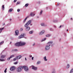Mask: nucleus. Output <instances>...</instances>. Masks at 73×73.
Instances as JSON below:
<instances>
[{"label": "nucleus", "mask_w": 73, "mask_h": 73, "mask_svg": "<svg viewBox=\"0 0 73 73\" xmlns=\"http://www.w3.org/2000/svg\"><path fill=\"white\" fill-rule=\"evenodd\" d=\"M29 16H28L26 17L25 19L23 21V23H25V21H26V20H27V18H28L29 17Z\"/></svg>", "instance_id": "dca6fc26"}, {"label": "nucleus", "mask_w": 73, "mask_h": 73, "mask_svg": "<svg viewBox=\"0 0 73 73\" xmlns=\"http://www.w3.org/2000/svg\"><path fill=\"white\" fill-rule=\"evenodd\" d=\"M46 40V38H44V39H42V40L41 41H42V42L44 41H45V40Z\"/></svg>", "instance_id": "4be33fe9"}, {"label": "nucleus", "mask_w": 73, "mask_h": 73, "mask_svg": "<svg viewBox=\"0 0 73 73\" xmlns=\"http://www.w3.org/2000/svg\"><path fill=\"white\" fill-rule=\"evenodd\" d=\"M45 31L44 30H42L40 32H39V35H42L45 33Z\"/></svg>", "instance_id": "39448f33"}, {"label": "nucleus", "mask_w": 73, "mask_h": 73, "mask_svg": "<svg viewBox=\"0 0 73 73\" xmlns=\"http://www.w3.org/2000/svg\"><path fill=\"white\" fill-rule=\"evenodd\" d=\"M13 11V9H11L9 10L8 12H12Z\"/></svg>", "instance_id": "aec40b11"}, {"label": "nucleus", "mask_w": 73, "mask_h": 73, "mask_svg": "<svg viewBox=\"0 0 73 73\" xmlns=\"http://www.w3.org/2000/svg\"><path fill=\"white\" fill-rule=\"evenodd\" d=\"M33 31H31L29 32V33L30 34H32V33H33Z\"/></svg>", "instance_id": "cd10ccee"}, {"label": "nucleus", "mask_w": 73, "mask_h": 73, "mask_svg": "<svg viewBox=\"0 0 73 73\" xmlns=\"http://www.w3.org/2000/svg\"><path fill=\"white\" fill-rule=\"evenodd\" d=\"M25 60L27 61V58H25Z\"/></svg>", "instance_id": "de8ad7c7"}, {"label": "nucleus", "mask_w": 73, "mask_h": 73, "mask_svg": "<svg viewBox=\"0 0 73 73\" xmlns=\"http://www.w3.org/2000/svg\"><path fill=\"white\" fill-rule=\"evenodd\" d=\"M4 29V27L0 28V31H1V32H2L3 29Z\"/></svg>", "instance_id": "412c9836"}, {"label": "nucleus", "mask_w": 73, "mask_h": 73, "mask_svg": "<svg viewBox=\"0 0 73 73\" xmlns=\"http://www.w3.org/2000/svg\"><path fill=\"white\" fill-rule=\"evenodd\" d=\"M52 43H53V42L49 41L48 42L47 44L48 45V46H50V45H51Z\"/></svg>", "instance_id": "9d476101"}, {"label": "nucleus", "mask_w": 73, "mask_h": 73, "mask_svg": "<svg viewBox=\"0 0 73 73\" xmlns=\"http://www.w3.org/2000/svg\"><path fill=\"white\" fill-rule=\"evenodd\" d=\"M5 25V23H4V25Z\"/></svg>", "instance_id": "5fc2aeb1"}, {"label": "nucleus", "mask_w": 73, "mask_h": 73, "mask_svg": "<svg viewBox=\"0 0 73 73\" xmlns=\"http://www.w3.org/2000/svg\"><path fill=\"white\" fill-rule=\"evenodd\" d=\"M67 32H68V29L67 30Z\"/></svg>", "instance_id": "603ef678"}, {"label": "nucleus", "mask_w": 73, "mask_h": 73, "mask_svg": "<svg viewBox=\"0 0 73 73\" xmlns=\"http://www.w3.org/2000/svg\"><path fill=\"white\" fill-rule=\"evenodd\" d=\"M50 29L51 31H52L53 29H52L50 28Z\"/></svg>", "instance_id": "37998d69"}, {"label": "nucleus", "mask_w": 73, "mask_h": 73, "mask_svg": "<svg viewBox=\"0 0 73 73\" xmlns=\"http://www.w3.org/2000/svg\"><path fill=\"white\" fill-rule=\"evenodd\" d=\"M32 57V55H30V57Z\"/></svg>", "instance_id": "79ce46f5"}, {"label": "nucleus", "mask_w": 73, "mask_h": 73, "mask_svg": "<svg viewBox=\"0 0 73 73\" xmlns=\"http://www.w3.org/2000/svg\"><path fill=\"white\" fill-rule=\"evenodd\" d=\"M61 27H62V26L60 25V28H61Z\"/></svg>", "instance_id": "a18cd8bd"}, {"label": "nucleus", "mask_w": 73, "mask_h": 73, "mask_svg": "<svg viewBox=\"0 0 73 73\" xmlns=\"http://www.w3.org/2000/svg\"><path fill=\"white\" fill-rule=\"evenodd\" d=\"M26 43L24 42L20 41L15 44V46H24L25 45Z\"/></svg>", "instance_id": "f257e3e1"}, {"label": "nucleus", "mask_w": 73, "mask_h": 73, "mask_svg": "<svg viewBox=\"0 0 73 73\" xmlns=\"http://www.w3.org/2000/svg\"><path fill=\"white\" fill-rule=\"evenodd\" d=\"M20 2H17V4H20Z\"/></svg>", "instance_id": "e433bc0d"}, {"label": "nucleus", "mask_w": 73, "mask_h": 73, "mask_svg": "<svg viewBox=\"0 0 73 73\" xmlns=\"http://www.w3.org/2000/svg\"><path fill=\"white\" fill-rule=\"evenodd\" d=\"M15 33L16 35H17H17H19V31L18 30H16L15 32Z\"/></svg>", "instance_id": "4468645a"}, {"label": "nucleus", "mask_w": 73, "mask_h": 73, "mask_svg": "<svg viewBox=\"0 0 73 73\" xmlns=\"http://www.w3.org/2000/svg\"><path fill=\"white\" fill-rule=\"evenodd\" d=\"M16 1H17V0H15L14 1V3H16Z\"/></svg>", "instance_id": "ea45409f"}, {"label": "nucleus", "mask_w": 73, "mask_h": 73, "mask_svg": "<svg viewBox=\"0 0 73 73\" xmlns=\"http://www.w3.org/2000/svg\"><path fill=\"white\" fill-rule=\"evenodd\" d=\"M46 9H48V7L46 8Z\"/></svg>", "instance_id": "864d4df0"}, {"label": "nucleus", "mask_w": 73, "mask_h": 73, "mask_svg": "<svg viewBox=\"0 0 73 73\" xmlns=\"http://www.w3.org/2000/svg\"><path fill=\"white\" fill-rule=\"evenodd\" d=\"M40 25L42 26V27H44L46 26V25H45V24H44V23H42L40 24Z\"/></svg>", "instance_id": "2eb2a0df"}, {"label": "nucleus", "mask_w": 73, "mask_h": 73, "mask_svg": "<svg viewBox=\"0 0 73 73\" xmlns=\"http://www.w3.org/2000/svg\"><path fill=\"white\" fill-rule=\"evenodd\" d=\"M16 60H17V58H16H16L14 59L13 61H16Z\"/></svg>", "instance_id": "f704fd0d"}, {"label": "nucleus", "mask_w": 73, "mask_h": 73, "mask_svg": "<svg viewBox=\"0 0 73 73\" xmlns=\"http://www.w3.org/2000/svg\"><path fill=\"white\" fill-rule=\"evenodd\" d=\"M6 56L5 55H1V58H5Z\"/></svg>", "instance_id": "f3484780"}, {"label": "nucleus", "mask_w": 73, "mask_h": 73, "mask_svg": "<svg viewBox=\"0 0 73 73\" xmlns=\"http://www.w3.org/2000/svg\"><path fill=\"white\" fill-rule=\"evenodd\" d=\"M40 62H40V61H38L37 63V64L38 65V64H40Z\"/></svg>", "instance_id": "5701e85b"}, {"label": "nucleus", "mask_w": 73, "mask_h": 73, "mask_svg": "<svg viewBox=\"0 0 73 73\" xmlns=\"http://www.w3.org/2000/svg\"><path fill=\"white\" fill-rule=\"evenodd\" d=\"M22 57V56H17L16 57V58H17V60H19V59H20V58H21Z\"/></svg>", "instance_id": "9b49d317"}, {"label": "nucleus", "mask_w": 73, "mask_h": 73, "mask_svg": "<svg viewBox=\"0 0 73 73\" xmlns=\"http://www.w3.org/2000/svg\"><path fill=\"white\" fill-rule=\"evenodd\" d=\"M11 58L10 57L8 58H7V60L8 61H9V60H10V59H11Z\"/></svg>", "instance_id": "473e14b6"}, {"label": "nucleus", "mask_w": 73, "mask_h": 73, "mask_svg": "<svg viewBox=\"0 0 73 73\" xmlns=\"http://www.w3.org/2000/svg\"><path fill=\"white\" fill-rule=\"evenodd\" d=\"M0 61H4L5 60L4 59H0Z\"/></svg>", "instance_id": "c756f323"}, {"label": "nucleus", "mask_w": 73, "mask_h": 73, "mask_svg": "<svg viewBox=\"0 0 73 73\" xmlns=\"http://www.w3.org/2000/svg\"><path fill=\"white\" fill-rule=\"evenodd\" d=\"M29 5V4L27 3L25 5V7H28Z\"/></svg>", "instance_id": "393cba45"}, {"label": "nucleus", "mask_w": 73, "mask_h": 73, "mask_svg": "<svg viewBox=\"0 0 73 73\" xmlns=\"http://www.w3.org/2000/svg\"><path fill=\"white\" fill-rule=\"evenodd\" d=\"M10 21H11V20H12V19H10Z\"/></svg>", "instance_id": "09e8293b"}, {"label": "nucleus", "mask_w": 73, "mask_h": 73, "mask_svg": "<svg viewBox=\"0 0 73 73\" xmlns=\"http://www.w3.org/2000/svg\"><path fill=\"white\" fill-rule=\"evenodd\" d=\"M42 11H41L40 13V15H42Z\"/></svg>", "instance_id": "2f4dec72"}, {"label": "nucleus", "mask_w": 73, "mask_h": 73, "mask_svg": "<svg viewBox=\"0 0 73 73\" xmlns=\"http://www.w3.org/2000/svg\"><path fill=\"white\" fill-rule=\"evenodd\" d=\"M52 73H55V70H53Z\"/></svg>", "instance_id": "72a5a7b5"}, {"label": "nucleus", "mask_w": 73, "mask_h": 73, "mask_svg": "<svg viewBox=\"0 0 73 73\" xmlns=\"http://www.w3.org/2000/svg\"><path fill=\"white\" fill-rule=\"evenodd\" d=\"M23 28H21L20 29V31H23Z\"/></svg>", "instance_id": "4c0bfd02"}, {"label": "nucleus", "mask_w": 73, "mask_h": 73, "mask_svg": "<svg viewBox=\"0 0 73 73\" xmlns=\"http://www.w3.org/2000/svg\"><path fill=\"white\" fill-rule=\"evenodd\" d=\"M70 66L69 65V64H68L67 66V68H68V69Z\"/></svg>", "instance_id": "b1692460"}, {"label": "nucleus", "mask_w": 73, "mask_h": 73, "mask_svg": "<svg viewBox=\"0 0 73 73\" xmlns=\"http://www.w3.org/2000/svg\"><path fill=\"white\" fill-rule=\"evenodd\" d=\"M4 43V41H2L1 43H0V45H1L2 44Z\"/></svg>", "instance_id": "c85d7f7f"}, {"label": "nucleus", "mask_w": 73, "mask_h": 73, "mask_svg": "<svg viewBox=\"0 0 73 73\" xmlns=\"http://www.w3.org/2000/svg\"><path fill=\"white\" fill-rule=\"evenodd\" d=\"M35 45V43H34L33 44V46H34Z\"/></svg>", "instance_id": "49530a36"}, {"label": "nucleus", "mask_w": 73, "mask_h": 73, "mask_svg": "<svg viewBox=\"0 0 73 73\" xmlns=\"http://www.w3.org/2000/svg\"><path fill=\"white\" fill-rule=\"evenodd\" d=\"M2 8L3 9V10H4V5H3L2 7Z\"/></svg>", "instance_id": "bb28decb"}, {"label": "nucleus", "mask_w": 73, "mask_h": 73, "mask_svg": "<svg viewBox=\"0 0 73 73\" xmlns=\"http://www.w3.org/2000/svg\"><path fill=\"white\" fill-rule=\"evenodd\" d=\"M23 69L22 67H18L17 69V71L18 72H21L22 70V69Z\"/></svg>", "instance_id": "20e7f679"}, {"label": "nucleus", "mask_w": 73, "mask_h": 73, "mask_svg": "<svg viewBox=\"0 0 73 73\" xmlns=\"http://www.w3.org/2000/svg\"><path fill=\"white\" fill-rule=\"evenodd\" d=\"M35 13H31L29 15V16H31V17H32L34 16H35Z\"/></svg>", "instance_id": "f8f14e48"}, {"label": "nucleus", "mask_w": 73, "mask_h": 73, "mask_svg": "<svg viewBox=\"0 0 73 73\" xmlns=\"http://www.w3.org/2000/svg\"><path fill=\"white\" fill-rule=\"evenodd\" d=\"M32 68L33 69H34V70H37V67H36L33 66H32Z\"/></svg>", "instance_id": "ddd939ff"}, {"label": "nucleus", "mask_w": 73, "mask_h": 73, "mask_svg": "<svg viewBox=\"0 0 73 73\" xmlns=\"http://www.w3.org/2000/svg\"><path fill=\"white\" fill-rule=\"evenodd\" d=\"M50 46H46L45 47V50H49V49H50Z\"/></svg>", "instance_id": "423d86ee"}, {"label": "nucleus", "mask_w": 73, "mask_h": 73, "mask_svg": "<svg viewBox=\"0 0 73 73\" xmlns=\"http://www.w3.org/2000/svg\"><path fill=\"white\" fill-rule=\"evenodd\" d=\"M17 64V62H15L14 63V64Z\"/></svg>", "instance_id": "a19ab883"}, {"label": "nucleus", "mask_w": 73, "mask_h": 73, "mask_svg": "<svg viewBox=\"0 0 73 73\" xmlns=\"http://www.w3.org/2000/svg\"><path fill=\"white\" fill-rule=\"evenodd\" d=\"M10 70L11 71H13V70H15V66H13L11 67L10 68Z\"/></svg>", "instance_id": "6e6552de"}, {"label": "nucleus", "mask_w": 73, "mask_h": 73, "mask_svg": "<svg viewBox=\"0 0 73 73\" xmlns=\"http://www.w3.org/2000/svg\"><path fill=\"white\" fill-rule=\"evenodd\" d=\"M7 68H6L4 71L5 73H7Z\"/></svg>", "instance_id": "7c9ffc66"}, {"label": "nucleus", "mask_w": 73, "mask_h": 73, "mask_svg": "<svg viewBox=\"0 0 73 73\" xmlns=\"http://www.w3.org/2000/svg\"><path fill=\"white\" fill-rule=\"evenodd\" d=\"M20 10L19 9H18L17 12H20Z\"/></svg>", "instance_id": "58836bf2"}, {"label": "nucleus", "mask_w": 73, "mask_h": 73, "mask_svg": "<svg viewBox=\"0 0 73 73\" xmlns=\"http://www.w3.org/2000/svg\"><path fill=\"white\" fill-rule=\"evenodd\" d=\"M31 22L32 21H31V20H30L28 21L25 25V27H27V26H29V25L30 24Z\"/></svg>", "instance_id": "f03ea898"}, {"label": "nucleus", "mask_w": 73, "mask_h": 73, "mask_svg": "<svg viewBox=\"0 0 73 73\" xmlns=\"http://www.w3.org/2000/svg\"><path fill=\"white\" fill-rule=\"evenodd\" d=\"M14 56H15V55H12L10 56V57L11 58H12V57H13Z\"/></svg>", "instance_id": "a878e982"}, {"label": "nucleus", "mask_w": 73, "mask_h": 73, "mask_svg": "<svg viewBox=\"0 0 73 73\" xmlns=\"http://www.w3.org/2000/svg\"><path fill=\"white\" fill-rule=\"evenodd\" d=\"M14 51H15V52H18V50H17L15 49L14 50Z\"/></svg>", "instance_id": "c9c22d12"}, {"label": "nucleus", "mask_w": 73, "mask_h": 73, "mask_svg": "<svg viewBox=\"0 0 73 73\" xmlns=\"http://www.w3.org/2000/svg\"><path fill=\"white\" fill-rule=\"evenodd\" d=\"M59 5V4H58V5Z\"/></svg>", "instance_id": "6e6d98bb"}, {"label": "nucleus", "mask_w": 73, "mask_h": 73, "mask_svg": "<svg viewBox=\"0 0 73 73\" xmlns=\"http://www.w3.org/2000/svg\"><path fill=\"white\" fill-rule=\"evenodd\" d=\"M72 18H71V19H70V20H72Z\"/></svg>", "instance_id": "8fccbe9b"}, {"label": "nucleus", "mask_w": 73, "mask_h": 73, "mask_svg": "<svg viewBox=\"0 0 73 73\" xmlns=\"http://www.w3.org/2000/svg\"><path fill=\"white\" fill-rule=\"evenodd\" d=\"M25 27L26 28L25 29L26 31H29V29H30V27H28V26H27V27Z\"/></svg>", "instance_id": "1a4fd4ad"}, {"label": "nucleus", "mask_w": 73, "mask_h": 73, "mask_svg": "<svg viewBox=\"0 0 73 73\" xmlns=\"http://www.w3.org/2000/svg\"><path fill=\"white\" fill-rule=\"evenodd\" d=\"M24 34H22L21 35L19 36L18 37V38L19 39H20V38H23V37H24Z\"/></svg>", "instance_id": "0eeeda50"}, {"label": "nucleus", "mask_w": 73, "mask_h": 73, "mask_svg": "<svg viewBox=\"0 0 73 73\" xmlns=\"http://www.w3.org/2000/svg\"><path fill=\"white\" fill-rule=\"evenodd\" d=\"M11 42H10V44H11Z\"/></svg>", "instance_id": "4d7b16f0"}, {"label": "nucleus", "mask_w": 73, "mask_h": 73, "mask_svg": "<svg viewBox=\"0 0 73 73\" xmlns=\"http://www.w3.org/2000/svg\"><path fill=\"white\" fill-rule=\"evenodd\" d=\"M34 58V57H33L32 58V60H33V58Z\"/></svg>", "instance_id": "c03bdc74"}, {"label": "nucleus", "mask_w": 73, "mask_h": 73, "mask_svg": "<svg viewBox=\"0 0 73 73\" xmlns=\"http://www.w3.org/2000/svg\"><path fill=\"white\" fill-rule=\"evenodd\" d=\"M50 36H51V35L48 34L47 35H46L45 36L46 37H50Z\"/></svg>", "instance_id": "a211bd4d"}, {"label": "nucleus", "mask_w": 73, "mask_h": 73, "mask_svg": "<svg viewBox=\"0 0 73 73\" xmlns=\"http://www.w3.org/2000/svg\"><path fill=\"white\" fill-rule=\"evenodd\" d=\"M30 25H31V26H32V24H30Z\"/></svg>", "instance_id": "3c124183"}, {"label": "nucleus", "mask_w": 73, "mask_h": 73, "mask_svg": "<svg viewBox=\"0 0 73 73\" xmlns=\"http://www.w3.org/2000/svg\"><path fill=\"white\" fill-rule=\"evenodd\" d=\"M43 59L44 60V61H47V60H48L46 59V56H45L44 57Z\"/></svg>", "instance_id": "6ab92c4d"}, {"label": "nucleus", "mask_w": 73, "mask_h": 73, "mask_svg": "<svg viewBox=\"0 0 73 73\" xmlns=\"http://www.w3.org/2000/svg\"><path fill=\"white\" fill-rule=\"evenodd\" d=\"M22 68L23 69H24L25 70V71H28V70H29V68H28V67L25 66H22Z\"/></svg>", "instance_id": "7ed1b4c3"}]
</instances>
